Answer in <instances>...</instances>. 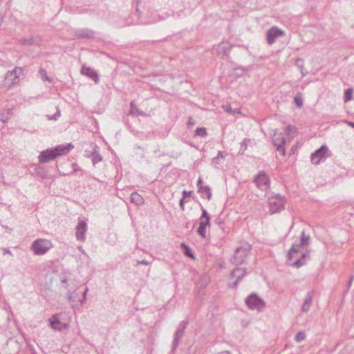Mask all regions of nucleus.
Wrapping results in <instances>:
<instances>
[{"label": "nucleus", "mask_w": 354, "mask_h": 354, "mask_svg": "<svg viewBox=\"0 0 354 354\" xmlns=\"http://www.w3.org/2000/svg\"><path fill=\"white\" fill-rule=\"evenodd\" d=\"M310 242V236L302 231L299 243H295L288 253V263L290 266L298 268L306 263L310 259V251L306 249Z\"/></svg>", "instance_id": "nucleus-1"}, {"label": "nucleus", "mask_w": 354, "mask_h": 354, "mask_svg": "<svg viewBox=\"0 0 354 354\" xmlns=\"http://www.w3.org/2000/svg\"><path fill=\"white\" fill-rule=\"evenodd\" d=\"M73 146L69 143L68 145H60L55 147L41 151L38 158L40 163L48 162L55 160L57 157L68 153Z\"/></svg>", "instance_id": "nucleus-2"}, {"label": "nucleus", "mask_w": 354, "mask_h": 354, "mask_svg": "<svg viewBox=\"0 0 354 354\" xmlns=\"http://www.w3.org/2000/svg\"><path fill=\"white\" fill-rule=\"evenodd\" d=\"M251 246L248 243H244L237 248L230 261L235 265H241L245 262L246 257L249 255Z\"/></svg>", "instance_id": "nucleus-3"}, {"label": "nucleus", "mask_w": 354, "mask_h": 354, "mask_svg": "<svg viewBox=\"0 0 354 354\" xmlns=\"http://www.w3.org/2000/svg\"><path fill=\"white\" fill-rule=\"evenodd\" d=\"M52 248V243L46 239H37L32 245L31 250L36 255H42L46 254Z\"/></svg>", "instance_id": "nucleus-4"}, {"label": "nucleus", "mask_w": 354, "mask_h": 354, "mask_svg": "<svg viewBox=\"0 0 354 354\" xmlns=\"http://www.w3.org/2000/svg\"><path fill=\"white\" fill-rule=\"evenodd\" d=\"M285 198L279 194H275L268 198V204L270 213L279 212L284 208Z\"/></svg>", "instance_id": "nucleus-5"}, {"label": "nucleus", "mask_w": 354, "mask_h": 354, "mask_svg": "<svg viewBox=\"0 0 354 354\" xmlns=\"http://www.w3.org/2000/svg\"><path fill=\"white\" fill-rule=\"evenodd\" d=\"M245 304L250 309L257 311H261L266 306L265 301L255 293L250 294L245 299Z\"/></svg>", "instance_id": "nucleus-6"}, {"label": "nucleus", "mask_w": 354, "mask_h": 354, "mask_svg": "<svg viewBox=\"0 0 354 354\" xmlns=\"http://www.w3.org/2000/svg\"><path fill=\"white\" fill-rule=\"evenodd\" d=\"M254 183L262 191H266L270 188V180L264 171H260L256 175Z\"/></svg>", "instance_id": "nucleus-7"}, {"label": "nucleus", "mask_w": 354, "mask_h": 354, "mask_svg": "<svg viewBox=\"0 0 354 354\" xmlns=\"http://www.w3.org/2000/svg\"><path fill=\"white\" fill-rule=\"evenodd\" d=\"M202 209V215L199 219V227L198 228V234L203 238L205 237L206 234V227L209 225L210 218L207 212L203 208Z\"/></svg>", "instance_id": "nucleus-8"}, {"label": "nucleus", "mask_w": 354, "mask_h": 354, "mask_svg": "<svg viewBox=\"0 0 354 354\" xmlns=\"http://www.w3.org/2000/svg\"><path fill=\"white\" fill-rule=\"evenodd\" d=\"M328 149L326 145H322L319 149H317L310 156L312 163L317 165L323 160H325L328 156Z\"/></svg>", "instance_id": "nucleus-9"}, {"label": "nucleus", "mask_w": 354, "mask_h": 354, "mask_svg": "<svg viewBox=\"0 0 354 354\" xmlns=\"http://www.w3.org/2000/svg\"><path fill=\"white\" fill-rule=\"evenodd\" d=\"M48 322L51 328L55 330L61 331L68 329L69 324L68 323L62 322L59 319V315L56 314L48 319Z\"/></svg>", "instance_id": "nucleus-10"}, {"label": "nucleus", "mask_w": 354, "mask_h": 354, "mask_svg": "<svg viewBox=\"0 0 354 354\" xmlns=\"http://www.w3.org/2000/svg\"><path fill=\"white\" fill-rule=\"evenodd\" d=\"M284 35V31L277 27V26H272L270 29L268 30L266 32L267 36V42L268 44H272L277 38H279V37Z\"/></svg>", "instance_id": "nucleus-11"}, {"label": "nucleus", "mask_w": 354, "mask_h": 354, "mask_svg": "<svg viewBox=\"0 0 354 354\" xmlns=\"http://www.w3.org/2000/svg\"><path fill=\"white\" fill-rule=\"evenodd\" d=\"M246 274V270L241 268H236L230 273V279H235V281L229 284L231 288H235L238 286L239 281Z\"/></svg>", "instance_id": "nucleus-12"}, {"label": "nucleus", "mask_w": 354, "mask_h": 354, "mask_svg": "<svg viewBox=\"0 0 354 354\" xmlns=\"http://www.w3.org/2000/svg\"><path fill=\"white\" fill-rule=\"evenodd\" d=\"M187 321H183L178 325V327L174 334V341L172 343L171 348L173 351H174L179 345L180 339L183 336V334H184L185 330L187 327Z\"/></svg>", "instance_id": "nucleus-13"}, {"label": "nucleus", "mask_w": 354, "mask_h": 354, "mask_svg": "<svg viewBox=\"0 0 354 354\" xmlns=\"http://www.w3.org/2000/svg\"><path fill=\"white\" fill-rule=\"evenodd\" d=\"M75 230V236L77 240L84 242L86 239L85 233L87 231L86 222L84 220H79Z\"/></svg>", "instance_id": "nucleus-14"}, {"label": "nucleus", "mask_w": 354, "mask_h": 354, "mask_svg": "<svg viewBox=\"0 0 354 354\" xmlns=\"http://www.w3.org/2000/svg\"><path fill=\"white\" fill-rule=\"evenodd\" d=\"M80 72L83 75H85L93 80L95 84L99 82V75L93 68L86 66V65H83Z\"/></svg>", "instance_id": "nucleus-15"}, {"label": "nucleus", "mask_w": 354, "mask_h": 354, "mask_svg": "<svg viewBox=\"0 0 354 354\" xmlns=\"http://www.w3.org/2000/svg\"><path fill=\"white\" fill-rule=\"evenodd\" d=\"M95 32L88 28L78 29L75 32V37L78 39H93Z\"/></svg>", "instance_id": "nucleus-16"}, {"label": "nucleus", "mask_w": 354, "mask_h": 354, "mask_svg": "<svg viewBox=\"0 0 354 354\" xmlns=\"http://www.w3.org/2000/svg\"><path fill=\"white\" fill-rule=\"evenodd\" d=\"M274 145L277 147V150L282 151L283 154L285 153L284 145L286 144V140L282 134L277 135L276 132L274 133V138L272 140Z\"/></svg>", "instance_id": "nucleus-17"}, {"label": "nucleus", "mask_w": 354, "mask_h": 354, "mask_svg": "<svg viewBox=\"0 0 354 354\" xmlns=\"http://www.w3.org/2000/svg\"><path fill=\"white\" fill-rule=\"evenodd\" d=\"M232 45L228 42H221L217 48V53L223 58L229 57V53L231 50Z\"/></svg>", "instance_id": "nucleus-18"}, {"label": "nucleus", "mask_w": 354, "mask_h": 354, "mask_svg": "<svg viewBox=\"0 0 354 354\" xmlns=\"http://www.w3.org/2000/svg\"><path fill=\"white\" fill-rule=\"evenodd\" d=\"M313 295L310 292H308L304 299L303 305L301 306L302 313H308L312 305Z\"/></svg>", "instance_id": "nucleus-19"}, {"label": "nucleus", "mask_w": 354, "mask_h": 354, "mask_svg": "<svg viewBox=\"0 0 354 354\" xmlns=\"http://www.w3.org/2000/svg\"><path fill=\"white\" fill-rule=\"evenodd\" d=\"M19 44L25 46H32L37 44V39L33 36H28L27 37H23L19 39Z\"/></svg>", "instance_id": "nucleus-20"}, {"label": "nucleus", "mask_w": 354, "mask_h": 354, "mask_svg": "<svg viewBox=\"0 0 354 354\" xmlns=\"http://www.w3.org/2000/svg\"><path fill=\"white\" fill-rule=\"evenodd\" d=\"M198 192L200 193L202 198L210 200L212 197V192L209 186L200 187Z\"/></svg>", "instance_id": "nucleus-21"}, {"label": "nucleus", "mask_w": 354, "mask_h": 354, "mask_svg": "<svg viewBox=\"0 0 354 354\" xmlns=\"http://www.w3.org/2000/svg\"><path fill=\"white\" fill-rule=\"evenodd\" d=\"M23 73V69L20 67H15L12 71H8L6 73V79H8L15 76V79H17Z\"/></svg>", "instance_id": "nucleus-22"}, {"label": "nucleus", "mask_w": 354, "mask_h": 354, "mask_svg": "<svg viewBox=\"0 0 354 354\" xmlns=\"http://www.w3.org/2000/svg\"><path fill=\"white\" fill-rule=\"evenodd\" d=\"M131 202L136 205H141L144 203V198L137 192H133L130 197Z\"/></svg>", "instance_id": "nucleus-23"}, {"label": "nucleus", "mask_w": 354, "mask_h": 354, "mask_svg": "<svg viewBox=\"0 0 354 354\" xmlns=\"http://www.w3.org/2000/svg\"><path fill=\"white\" fill-rule=\"evenodd\" d=\"M209 282V278L207 275H202L198 282V286L200 288H204Z\"/></svg>", "instance_id": "nucleus-24"}, {"label": "nucleus", "mask_w": 354, "mask_h": 354, "mask_svg": "<svg viewBox=\"0 0 354 354\" xmlns=\"http://www.w3.org/2000/svg\"><path fill=\"white\" fill-rule=\"evenodd\" d=\"M354 90L352 88H348L344 91V100L347 102L353 99Z\"/></svg>", "instance_id": "nucleus-25"}, {"label": "nucleus", "mask_w": 354, "mask_h": 354, "mask_svg": "<svg viewBox=\"0 0 354 354\" xmlns=\"http://www.w3.org/2000/svg\"><path fill=\"white\" fill-rule=\"evenodd\" d=\"M91 158L93 165L98 163L102 160L101 155L95 150L91 153Z\"/></svg>", "instance_id": "nucleus-26"}, {"label": "nucleus", "mask_w": 354, "mask_h": 354, "mask_svg": "<svg viewBox=\"0 0 354 354\" xmlns=\"http://www.w3.org/2000/svg\"><path fill=\"white\" fill-rule=\"evenodd\" d=\"M286 132L288 136L290 137V138H292L297 133V129L294 126L288 125L286 127Z\"/></svg>", "instance_id": "nucleus-27"}, {"label": "nucleus", "mask_w": 354, "mask_h": 354, "mask_svg": "<svg viewBox=\"0 0 354 354\" xmlns=\"http://www.w3.org/2000/svg\"><path fill=\"white\" fill-rule=\"evenodd\" d=\"M181 248L184 249V254L185 256L194 259L192 250L189 246H187L185 243H181Z\"/></svg>", "instance_id": "nucleus-28"}, {"label": "nucleus", "mask_w": 354, "mask_h": 354, "mask_svg": "<svg viewBox=\"0 0 354 354\" xmlns=\"http://www.w3.org/2000/svg\"><path fill=\"white\" fill-rule=\"evenodd\" d=\"M39 74L43 80L51 82V79L47 75L46 70L43 68H40L39 71Z\"/></svg>", "instance_id": "nucleus-29"}, {"label": "nucleus", "mask_w": 354, "mask_h": 354, "mask_svg": "<svg viewBox=\"0 0 354 354\" xmlns=\"http://www.w3.org/2000/svg\"><path fill=\"white\" fill-rule=\"evenodd\" d=\"M207 135L206 129L203 127H198L195 131V136H198L200 137H205Z\"/></svg>", "instance_id": "nucleus-30"}, {"label": "nucleus", "mask_w": 354, "mask_h": 354, "mask_svg": "<svg viewBox=\"0 0 354 354\" xmlns=\"http://www.w3.org/2000/svg\"><path fill=\"white\" fill-rule=\"evenodd\" d=\"M294 102L299 109L301 108L302 104H303V100L300 95H297L295 97Z\"/></svg>", "instance_id": "nucleus-31"}, {"label": "nucleus", "mask_w": 354, "mask_h": 354, "mask_svg": "<svg viewBox=\"0 0 354 354\" xmlns=\"http://www.w3.org/2000/svg\"><path fill=\"white\" fill-rule=\"evenodd\" d=\"M305 338H306V334L304 331H300V332L297 333L295 336V340L297 342H301L304 341L305 339Z\"/></svg>", "instance_id": "nucleus-32"}, {"label": "nucleus", "mask_w": 354, "mask_h": 354, "mask_svg": "<svg viewBox=\"0 0 354 354\" xmlns=\"http://www.w3.org/2000/svg\"><path fill=\"white\" fill-rule=\"evenodd\" d=\"M78 295L76 292H70L68 291L67 293V299L69 302H74L76 300V298L77 297Z\"/></svg>", "instance_id": "nucleus-33"}, {"label": "nucleus", "mask_w": 354, "mask_h": 354, "mask_svg": "<svg viewBox=\"0 0 354 354\" xmlns=\"http://www.w3.org/2000/svg\"><path fill=\"white\" fill-rule=\"evenodd\" d=\"M250 139L244 138L242 142L241 143V150H242V153L245 151L247 149L248 144L250 142Z\"/></svg>", "instance_id": "nucleus-34"}, {"label": "nucleus", "mask_w": 354, "mask_h": 354, "mask_svg": "<svg viewBox=\"0 0 354 354\" xmlns=\"http://www.w3.org/2000/svg\"><path fill=\"white\" fill-rule=\"evenodd\" d=\"M224 156L221 151L218 152L217 156L213 158V162L215 164H218L220 159H223Z\"/></svg>", "instance_id": "nucleus-35"}, {"label": "nucleus", "mask_w": 354, "mask_h": 354, "mask_svg": "<svg viewBox=\"0 0 354 354\" xmlns=\"http://www.w3.org/2000/svg\"><path fill=\"white\" fill-rule=\"evenodd\" d=\"M60 112H55L53 115H46V118L48 120H57L60 117Z\"/></svg>", "instance_id": "nucleus-36"}, {"label": "nucleus", "mask_w": 354, "mask_h": 354, "mask_svg": "<svg viewBox=\"0 0 354 354\" xmlns=\"http://www.w3.org/2000/svg\"><path fill=\"white\" fill-rule=\"evenodd\" d=\"M10 113V112H6V116H4V115H0V120L3 123L6 122L9 118Z\"/></svg>", "instance_id": "nucleus-37"}, {"label": "nucleus", "mask_w": 354, "mask_h": 354, "mask_svg": "<svg viewBox=\"0 0 354 354\" xmlns=\"http://www.w3.org/2000/svg\"><path fill=\"white\" fill-rule=\"evenodd\" d=\"M196 124V120L192 118H189L187 122V126L191 127Z\"/></svg>", "instance_id": "nucleus-38"}, {"label": "nucleus", "mask_w": 354, "mask_h": 354, "mask_svg": "<svg viewBox=\"0 0 354 354\" xmlns=\"http://www.w3.org/2000/svg\"><path fill=\"white\" fill-rule=\"evenodd\" d=\"M192 193V192H191V191L190 192H187V191L184 190L183 192V198H186L187 196H189Z\"/></svg>", "instance_id": "nucleus-39"}, {"label": "nucleus", "mask_w": 354, "mask_h": 354, "mask_svg": "<svg viewBox=\"0 0 354 354\" xmlns=\"http://www.w3.org/2000/svg\"><path fill=\"white\" fill-rule=\"evenodd\" d=\"M87 291H88V288H86L82 295V299L80 301L82 304L86 300V296Z\"/></svg>", "instance_id": "nucleus-40"}, {"label": "nucleus", "mask_w": 354, "mask_h": 354, "mask_svg": "<svg viewBox=\"0 0 354 354\" xmlns=\"http://www.w3.org/2000/svg\"><path fill=\"white\" fill-rule=\"evenodd\" d=\"M130 113L134 116V117H137L140 115H142L144 113V112H138V111H136V112H130Z\"/></svg>", "instance_id": "nucleus-41"}, {"label": "nucleus", "mask_w": 354, "mask_h": 354, "mask_svg": "<svg viewBox=\"0 0 354 354\" xmlns=\"http://www.w3.org/2000/svg\"><path fill=\"white\" fill-rule=\"evenodd\" d=\"M134 3L136 7V11L138 12V6L141 3V0H134Z\"/></svg>", "instance_id": "nucleus-42"}, {"label": "nucleus", "mask_w": 354, "mask_h": 354, "mask_svg": "<svg viewBox=\"0 0 354 354\" xmlns=\"http://www.w3.org/2000/svg\"><path fill=\"white\" fill-rule=\"evenodd\" d=\"M202 183H203L202 179H201V178H199L198 180V183H197V186L198 187V189H200V187H203Z\"/></svg>", "instance_id": "nucleus-43"}, {"label": "nucleus", "mask_w": 354, "mask_h": 354, "mask_svg": "<svg viewBox=\"0 0 354 354\" xmlns=\"http://www.w3.org/2000/svg\"><path fill=\"white\" fill-rule=\"evenodd\" d=\"M138 263L140 264H143V265H149V262L146 260L139 261Z\"/></svg>", "instance_id": "nucleus-44"}, {"label": "nucleus", "mask_w": 354, "mask_h": 354, "mask_svg": "<svg viewBox=\"0 0 354 354\" xmlns=\"http://www.w3.org/2000/svg\"><path fill=\"white\" fill-rule=\"evenodd\" d=\"M180 206L181 209L183 210L184 209V198L180 199Z\"/></svg>", "instance_id": "nucleus-45"}, {"label": "nucleus", "mask_w": 354, "mask_h": 354, "mask_svg": "<svg viewBox=\"0 0 354 354\" xmlns=\"http://www.w3.org/2000/svg\"><path fill=\"white\" fill-rule=\"evenodd\" d=\"M62 283L63 284H64V286H65V288H67V286H68V284H67V279H64L62 280Z\"/></svg>", "instance_id": "nucleus-46"}, {"label": "nucleus", "mask_w": 354, "mask_h": 354, "mask_svg": "<svg viewBox=\"0 0 354 354\" xmlns=\"http://www.w3.org/2000/svg\"><path fill=\"white\" fill-rule=\"evenodd\" d=\"M236 70H241L242 72H245L247 71V69L244 67H239V68H235Z\"/></svg>", "instance_id": "nucleus-47"}, {"label": "nucleus", "mask_w": 354, "mask_h": 354, "mask_svg": "<svg viewBox=\"0 0 354 354\" xmlns=\"http://www.w3.org/2000/svg\"><path fill=\"white\" fill-rule=\"evenodd\" d=\"M345 122L347 123L349 126H351V127L354 128V122H347V121H345Z\"/></svg>", "instance_id": "nucleus-48"}, {"label": "nucleus", "mask_w": 354, "mask_h": 354, "mask_svg": "<svg viewBox=\"0 0 354 354\" xmlns=\"http://www.w3.org/2000/svg\"><path fill=\"white\" fill-rule=\"evenodd\" d=\"M353 278H354L353 277H351L349 282H348V286H351L352 281L353 280Z\"/></svg>", "instance_id": "nucleus-49"}, {"label": "nucleus", "mask_w": 354, "mask_h": 354, "mask_svg": "<svg viewBox=\"0 0 354 354\" xmlns=\"http://www.w3.org/2000/svg\"><path fill=\"white\" fill-rule=\"evenodd\" d=\"M79 250H80V251H82V252H84V250H83V249H82V247H79Z\"/></svg>", "instance_id": "nucleus-50"}, {"label": "nucleus", "mask_w": 354, "mask_h": 354, "mask_svg": "<svg viewBox=\"0 0 354 354\" xmlns=\"http://www.w3.org/2000/svg\"><path fill=\"white\" fill-rule=\"evenodd\" d=\"M225 111H232V109H229V108H227Z\"/></svg>", "instance_id": "nucleus-51"}, {"label": "nucleus", "mask_w": 354, "mask_h": 354, "mask_svg": "<svg viewBox=\"0 0 354 354\" xmlns=\"http://www.w3.org/2000/svg\"><path fill=\"white\" fill-rule=\"evenodd\" d=\"M6 252L7 253H9V254L10 253V250H7Z\"/></svg>", "instance_id": "nucleus-52"}]
</instances>
